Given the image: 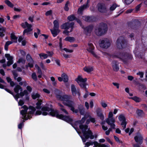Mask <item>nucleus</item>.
Instances as JSON below:
<instances>
[{"instance_id":"59","label":"nucleus","mask_w":147,"mask_h":147,"mask_svg":"<svg viewBox=\"0 0 147 147\" xmlns=\"http://www.w3.org/2000/svg\"><path fill=\"white\" fill-rule=\"evenodd\" d=\"M85 145L86 146H88L91 145H93V142H87L86 143Z\"/></svg>"},{"instance_id":"34","label":"nucleus","mask_w":147,"mask_h":147,"mask_svg":"<svg viewBox=\"0 0 147 147\" xmlns=\"http://www.w3.org/2000/svg\"><path fill=\"white\" fill-rule=\"evenodd\" d=\"M39 56L41 59H44L47 58L48 56L47 54L41 53L39 54Z\"/></svg>"},{"instance_id":"10","label":"nucleus","mask_w":147,"mask_h":147,"mask_svg":"<svg viewBox=\"0 0 147 147\" xmlns=\"http://www.w3.org/2000/svg\"><path fill=\"white\" fill-rule=\"evenodd\" d=\"M31 96L33 99H35L38 98V102L36 103V108L38 109H40L41 108L40 105L42 103V100L41 99H38V98H39L40 95L37 92H33Z\"/></svg>"},{"instance_id":"3","label":"nucleus","mask_w":147,"mask_h":147,"mask_svg":"<svg viewBox=\"0 0 147 147\" xmlns=\"http://www.w3.org/2000/svg\"><path fill=\"white\" fill-rule=\"evenodd\" d=\"M5 89L7 92L12 94L17 101H18V99L20 98V96L22 97L24 95H26V100H29V97L28 96L29 94L28 92L26 90H24L23 92H22V88L19 85H17L14 88V91L16 93V95H14L13 93L8 89L5 88Z\"/></svg>"},{"instance_id":"52","label":"nucleus","mask_w":147,"mask_h":147,"mask_svg":"<svg viewBox=\"0 0 147 147\" xmlns=\"http://www.w3.org/2000/svg\"><path fill=\"white\" fill-rule=\"evenodd\" d=\"M100 104L102 107L104 108L107 107V105L106 103L104 102H101Z\"/></svg>"},{"instance_id":"45","label":"nucleus","mask_w":147,"mask_h":147,"mask_svg":"<svg viewBox=\"0 0 147 147\" xmlns=\"http://www.w3.org/2000/svg\"><path fill=\"white\" fill-rule=\"evenodd\" d=\"M69 4L68 2H67L65 5L64 7V9L66 11H67L69 9V8L68 7V4Z\"/></svg>"},{"instance_id":"11","label":"nucleus","mask_w":147,"mask_h":147,"mask_svg":"<svg viewBox=\"0 0 147 147\" xmlns=\"http://www.w3.org/2000/svg\"><path fill=\"white\" fill-rule=\"evenodd\" d=\"M99 45L100 47L103 48L107 49L110 45L109 40L107 39H104L100 41Z\"/></svg>"},{"instance_id":"56","label":"nucleus","mask_w":147,"mask_h":147,"mask_svg":"<svg viewBox=\"0 0 147 147\" xmlns=\"http://www.w3.org/2000/svg\"><path fill=\"white\" fill-rule=\"evenodd\" d=\"M113 84L115 86H116L117 89L119 88V84L116 82H113Z\"/></svg>"},{"instance_id":"46","label":"nucleus","mask_w":147,"mask_h":147,"mask_svg":"<svg viewBox=\"0 0 147 147\" xmlns=\"http://www.w3.org/2000/svg\"><path fill=\"white\" fill-rule=\"evenodd\" d=\"M5 31V30L3 31L0 30V36L3 37L4 36Z\"/></svg>"},{"instance_id":"43","label":"nucleus","mask_w":147,"mask_h":147,"mask_svg":"<svg viewBox=\"0 0 147 147\" xmlns=\"http://www.w3.org/2000/svg\"><path fill=\"white\" fill-rule=\"evenodd\" d=\"M94 145V147H99L100 145H99V144L96 142H93V145Z\"/></svg>"},{"instance_id":"60","label":"nucleus","mask_w":147,"mask_h":147,"mask_svg":"<svg viewBox=\"0 0 147 147\" xmlns=\"http://www.w3.org/2000/svg\"><path fill=\"white\" fill-rule=\"evenodd\" d=\"M85 105L87 109H88L89 108V105L88 103L87 102H86L85 103Z\"/></svg>"},{"instance_id":"16","label":"nucleus","mask_w":147,"mask_h":147,"mask_svg":"<svg viewBox=\"0 0 147 147\" xmlns=\"http://www.w3.org/2000/svg\"><path fill=\"white\" fill-rule=\"evenodd\" d=\"M118 119L120 121H121V125L123 129H125L126 127L127 124L125 117L123 115H120Z\"/></svg>"},{"instance_id":"24","label":"nucleus","mask_w":147,"mask_h":147,"mask_svg":"<svg viewBox=\"0 0 147 147\" xmlns=\"http://www.w3.org/2000/svg\"><path fill=\"white\" fill-rule=\"evenodd\" d=\"M83 69L84 71L88 73L93 71V68L91 66H86Z\"/></svg>"},{"instance_id":"40","label":"nucleus","mask_w":147,"mask_h":147,"mask_svg":"<svg viewBox=\"0 0 147 147\" xmlns=\"http://www.w3.org/2000/svg\"><path fill=\"white\" fill-rule=\"evenodd\" d=\"M137 113L139 116H141L144 114L143 111L141 110H138L137 111Z\"/></svg>"},{"instance_id":"58","label":"nucleus","mask_w":147,"mask_h":147,"mask_svg":"<svg viewBox=\"0 0 147 147\" xmlns=\"http://www.w3.org/2000/svg\"><path fill=\"white\" fill-rule=\"evenodd\" d=\"M24 125L23 123H21L18 125V128L19 129H21Z\"/></svg>"},{"instance_id":"13","label":"nucleus","mask_w":147,"mask_h":147,"mask_svg":"<svg viewBox=\"0 0 147 147\" xmlns=\"http://www.w3.org/2000/svg\"><path fill=\"white\" fill-rule=\"evenodd\" d=\"M94 49V47L92 44L90 43L88 44L87 48V51L91 53L95 57L98 58L99 57L93 51Z\"/></svg>"},{"instance_id":"47","label":"nucleus","mask_w":147,"mask_h":147,"mask_svg":"<svg viewBox=\"0 0 147 147\" xmlns=\"http://www.w3.org/2000/svg\"><path fill=\"white\" fill-rule=\"evenodd\" d=\"M32 77L33 80L35 81L37 80V77L36 74L35 73H33L32 74Z\"/></svg>"},{"instance_id":"28","label":"nucleus","mask_w":147,"mask_h":147,"mask_svg":"<svg viewBox=\"0 0 147 147\" xmlns=\"http://www.w3.org/2000/svg\"><path fill=\"white\" fill-rule=\"evenodd\" d=\"M61 77L63 78V81L64 82H67L68 80V78L66 74L63 73L61 75Z\"/></svg>"},{"instance_id":"38","label":"nucleus","mask_w":147,"mask_h":147,"mask_svg":"<svg viewBox=\"0 0 147 147\" xmlns=\"http://www.w3.org/2000/svg\"><path fill=\"white\" fill-rule=\"evenodd\" d=\"M18 63H22L23 64H24L25 63V60L22 58H20L18 61Z\"/></svg>"},{"instance_id":"53","label":"nucleus","mask_w":147,"mask_h":147,"mask_svg":"<svg viewBox=\"0 0 147 147\" xmlns=\"http://www.w3.org/2000/svg\"><path fill=\"white\" fill-rule=\"evenodd\" d=\"M112 128H111V127L108 130H107L105 131V134L107 135H109L110 134V132L111 131H112Z\"/></svg>"},{"instance_id":"30","label":"nucleus","mask_w":147,"mask_h":147,"mask_svg":"<svg viewBox=\"0 0 147 147\" xmlns=\"http://www.w3.org/2000/svg\"><path fill=\"white\" fill-rule=\"evenodd\" d=\"M92 29V27L91 26H89L86 27L84 29V31L87 34L88 33L91 32Z\"/></svg>"},{"instance_id":"37","label":"nucleus","mask_w":147,"mask_h":147,"mask_svg":"<svg viewBox=\"0 0 147 147\" xmlns=\"http://www.w3.org/2000/svg\"><path fill=\"white\" fill-rule=\"evenodd\" d=\"M75 19V18L73 15H71L68 17V19L69 21H72L74 20Z\"/></svg>"},{"instance_id":"8","label":"nucleus","mask_w":147,"mask_h":147,"mask_svg":"<svg viewBox=\"0 0 147 147\" xmlns=\"http://www.w3.org/2000/svg\"><path fill=\"white\" fill-rule=\"evenodd\" d=\"M78 83L82 88H86V82L87 80L86 78H83L82 76L79 75L77 78L75 80Z\"/></svg>"},{"instance_id":"1","label":"nucleus","mask_w":147,"mask_h":147,"mask_svg":"<svg viewBox=\"0 0 147 147\" xmlns=\"http://www.w3.org/2000/svg\"><path fill=\"white\" fill-rule=\"evenodd\" d=\"M42 114L43 115H50L52 116L56 117L57 118L63 120L70 123L74 128L81 138L83 142H85L89 138L92 139L97 137V135H93L91 131L88 128L87 125H84L82 124L86 120V118H89L87 119L86 123L88 124L90 121L94 123L95 122V119L92 117L89 113L86 114L84 117H83L81 121H76L74 124L72 123V119L69 116H65L62 114H59L57 111L53 110L47 107H43L41 111H37L35 115H40Z\"/></svg>"},{"instance_id":"31","label":"nucleus","mask_w":147,"mask_h":147,"mask_svg":"<svg viewBox=\"0 0 147 147\" xmlns=\"http://www.w3.org/2000/svg\"><path fill=\"white\" fill-rule=\"evenodd\" d=\"M97 114L98 117L100 118V119L102 121H103L104 119V117L103 114L100 112H97Z\"/></svg>"},{"instance_id":"54","label":"nucleus","mask_w":147,"mask_h":147,"mask_svg":"<svg viewBox=\"0 0 147 147\" xmlns=\"http://www.w3.org/2000/svg\"><path fill=\"white\" fill-rule=\"evenodd\" d=\"M137 74L140 76L141 78H142L143 77L144 73L142 72H139L137 73Z\"/></svg>"},{"instance_id":"62","label":"nucleus","mask_w":147,"mask_h":147,"mask_svg":"<svg viewBox=\"0 0 147 147\" xmlns=\"http://www.w3.org/2000/svg\"><path fill=\"white\" fill-rule=\"evenodd\" d=\"M40 65L42 69H43L44 70L45 69V68L44 65L42 63H40Z\"/></svg>"},{"instance_id":"6","label":"nucleus","mask_w":147,"mask_h":147,"mask_svg":"<svg viewBox=\"0 0 147 147\" xmlns=\"http://www.w3.org/2000/svg\"><path fill=\"white\" fill-rule=\"evenodd\" d=\"M74 24L73 22L69 23L68 22L65 23L62 25L61 26L62 29H65L63 33L68 35L69 33L71 32L73 30V26Z\"/></svg>"},{"instance_id":"18","label":"nucleus","mask_w":147,"mask_h":147,"mask_svg":"<svg viewBox=\"0 0 147 147\" xmlns=\"http://www.w3.org/2000/svg\"><path fill=\"white\" fill-rule=\"evenodd\" d=\"M89 0H87L86 2V4L85 5H84L80 7L78 9V13L79 14H82L83 11L89 7V5H88V3H89Z\"/></svg>"},{"instance_id":"15","label":"nucleus","mask_w":147,"mask_h":147,"mask_svg":"<svg viewBox=\"0 0 147 147\" xmlns=\"http://www.w3.org/2000/svg\"><path fill=\"white\" fill-rule=\"evenodd\" d=\"M71 89L72 95L74 96H75L76 94H77L79 96L78 98L80 99V94L79 89H76L75 86L74 85H71Z\"/></svg>"},{"instance_id":"32","label":"nucleus","mask_w":147,"mask_h":147,"mask_svg":"<svg viewBox=\"0 0 147 147\" xmlns=\"http://www.w3.org/2000/svg\"><path fill=\"white\" fill-rule=\"evenodd\" d=\"M130 98L132 99L137 102H139L141 101V99L140 98L136 96L131 97Z\"/></svg>"},{"instance_id":"25","label":"nucleus","mask_w":147,"mask_h":147,"mask_svg":"<svg viewBox=\"0 0 147 147\" xmlns=\"http://www.w3.org/2000/svg\"><path fill=\"white\" fill-rule=\"evenodd\" d=\"M58 105L59 106V109L61 111H62V112L66 114H68V112L65 109L64 107L63 106L60 104V103H59Z\"/></svg>"},{"instance_id":"20","label":"nucleus","mask_w":147,"mask_h":147,"mask_svg":"<svg viewBox=\"0 0 147 147\" xmlns=\"http://www.w3.org/2000/svg\"><path fill=\"white\" fill-rule=\"evenodd\" d=\"M27 60L29 62L28 63V66L30 67H32L33 66L34 61L29 55H27L26 56Z\"/></svg>"},{"instance_id":"57","label":"nucleus","mask_w":147,"mask_h":147,"mask_svg":"<svg viewBox=\"0 0 147 147\" xmlns=\"http://www.w3.org/2000/svg\"><path fill=\"white\" fill-rule=\"evenodd\" d=\"M43 90L47 94H49L50 93V91L48 89L46 88L43 89Z\"/></svg>"},{"instance_id":"22","label":"nucleus","mask_w":147,"mask_h":147,"mask_svg":"<svg viewBox=\"0 0 147 147\" xmlns=\"http://www.w3.org/2000/svg\"><path fill=\"white\" fill-rule=\"evenodd\" d=\"M51 31L53 36L54 37H55L59 33L60 30L59 29H54L53 28V29H51Z\"/></svg>"},{"instance_id":"4","label":"nucleus","mask_w":147,"mask_h":147,"mask_svg":"<svg viewBox=\"0 0 147 147\" xmlns=\"http://www.w3.org/2000/svg\"><path fill=\"white\" fill-rule=\"evenodd\" d=\"M22 108L23 109L20 111L22 115L21 117L22 119L25 120L31 118L32 114L36 110L35 108L31 106L28 108L25 105Z\"/></svg>"},{"instance_id":"7","label":"nucleus","mask_w":147,"mask_h":147,"mask_svg":"<svg viewBox=\"0 0 147 147\" xmlns=\"http://www.w3.org/2000/svg\"><path fill=\"white\" fill-rule=\"evenodd\" d=\"M107 26L106 24L101 23L99 27L95 30V33L98 36H100L105 33L107 31Z\"/></svg>"},{"instance_id":"17","label":"nucleus","mask_w":147,"mask_h":147,"mask_svg":"<svg viewBox=\"0 0 147 147\" xmlns=\"http://www.w3.org/2000/svg\"><path fill=\"white\" fill-rule=\"evenodd\" d=\"M98 10L101 12H104L106 11V7L105 5L103 3H99L97 5Z\"/></svg>"},{"instance_id":"44","label":"nucleus","mask_w":147,"mask_h":147,"mask_svg":"<svg viewBox=\"0 0 147 147\" xmlns=\"http://www.w3.org/2000/svg\"><path fill=\"white\" fill-rule=\"evenodd\" d=\"M47 53L48 55V57H51L53 54V53L52 51H47Z\"/></svg>"},{"instance_id":"36","label":"nucleus","mask_w":147,"mask_h":147,"mask_svg":"<svg viewBox=\"0 0 147 147\" xmlns=\"http://www.w3.org/2000/svg\"><path fill=\"white\" fill-rule=\"evenodd\" d=\"M5 3L9 7H12L13 6V5L9 0H6L5 1Z\"/></svg>"},{"instance_id":"21","label":"nucleus","mask_w":147,"mask_h":147,"mask_svg":"<svg viewBox=\"0 0 147 147\" xmlns=\"http://www.w3.org/2000/svg\"><path fill=\"white\" fill-rule=\"evenodd\" d=\"M112 66L113 69L115 71H118L119 69L118 66V63L116 61H114L112 63Z\"/></svg>"},{"instance_id":"64","label":"nucleus","mask_w":147,"mask_h":147,"mask_svg":"<svg viewBox=\"0 0 147 147\" xmlns=\"http://www.w3.org/2000/svg\"><path fill=\"white\" fill-rule=\"evenodd\" d=\"M99 147H110L109 145H105V144H102L100 145Z\"/></svg>"},{"instance_id":"42","label":"nucleus","mask_w":147,"mask_h":147,"mask_svg":"<svg viewBox=\"0 0 147 147\" xmlns=\"http://www.w3.org/2000/svg\"><path fill=\"white\" fill-rule=\"evenodd\" d=\"M124 58H127V59H131L132 58L131 55L129 54H125L124 55Z\"/></svg>"},{"instance_id":"49","label":"nucleus","mask_w":147,"mask_h":147,"mask_svg":"<svg viewBox=\"0 0 147 147\" xmlns=\"http://www.w3.org/2000/svg\"><path fill=\"white\" fill-rule=\"evenodd\" d=\"M134 0H125V2L126 4L127 5L131 3Z\"/></svg>"},{"instance_id":"50","label":"nucleus","mask_w":147,"mask_h":147,"mask_svg":"<svg viewBox=\"0 0 147 147\" xmlns=\"http://www.w3.org/2000/svg\"><path fill=\"white\" fill-rule=\"evenodd\" d=\"M83 19L84 20L86 21H90V18L88 16H84L83 17Z\"/></svg>"},{"instance_id":"61","label":"nucleus","mask_w":147,"mask_h":147,"mask_svg":"<svg viewBox=\"0 0 147 147\" xmlns=\"http://www.w3.org/2000/svg\"><path fill=\"white\" fill-rule=\"evenodd\" d=\"M59 47H60V48L61 49L62 47V38H60V39H59Z\"/></svg>"},{"instance_id":"55","label":"nucleus","mask_w":147,"mask_h":147,"mask_svg":"<svg viewBox=\"0 0 147 147\" xmlns=\"http://www.w3.org/2000/svg\"><path fill=\"white\" fill-rule=\"evenodd\" d=\"M24 101L21 100H20L18 102V105L19 106H22L24 104Z\"/></svg>"},{"instance_id":"39","label":"nucleus","mask_w":147,"mask_h":147,"mask_svg":"<svg viewBox=\"0 0 147 147\" xmlns=\"http://www.w3.org/2000/svg\"><path fill=\"white\" fill-rule=\"evenodd\" d=\"M117 7V5L116 4H113L110 7V9L111 11L114 10Z\"/></svg>"},{"instance_id":"2","label":"nucleus","mask_w":147,"mask_h":147,"mask_svg":"<svg viewBox=\"0 0 147 147\" xmlns=\"http://www.w3.org/2000/svg\"><path fill=\"white\" fill-rule=\"evenodd\" d=\"M57 97L59 100L62 101L63 104L70 108L71 110L74 113H77L79 111L81 115H83L84 114V109L82 105H80L78 107L79 110L75 109L74 107V103L72 101L69 100L70 97L66 95H57Z\"/></svg>"},{"instance_id":"41","label":"nucleus","mask_w":147,"mask_h":147,"mask_svg":"<svg viewBox=\"0 0 147 147\" xmlns=\"http://www.w3.org/2000/svg\"><path fill=\"white\" fill-rule=\"evenodd\" d=\"M53 13L52 11V10H49L47 11L45 13V15L46 16H49L51 15Z\"/></svg>"},{"instance_id":"33","label":"nucleus","mask_w":147,"mask_h":147,"mask_svg":"<svg viewBox=\"0 0 147 147\" xmlns=\"http://www.w3.org/2000/svg\"><path fill=\"white\" fill-rule=\"evenodd\" d=\"M13 43V42L12 41H8L7 42L5 46V50L6 51H7L8 49V46L12 44Z\"/></svg>"},{"instance_id":"23","label":"nucleus","mask_w":147,"mask_h":147,"mask_svg":"<svg viewBox=\"0 0 147 147\" xmlns=\"http://www.w3.org/2000/svg\"><path fill=\"white\" fill-rule=\"evenodd\" d=\"M12 73L14 76V78L15 80H16L18 82H20L22 80V78L20 77H18L17 78L18 75L16 72L15 71H13Z\"/></svg>"},{"instance_id":"29","label":"nucleus","mask_w":147,"mask_h":147,"mask_svg":"<svg viewBox=\"0 0 147 147\" xmlns=\"http://www.w3.org/2000/svg\"><path fill=\"white\" fill-rule=\"evenodd\" d=\"M53 23L54 24L53 28L54 29H59V25L58 21L57 20H55L54 21Z\"/></svg>"},{"instance_id":"35","label":"nucleus","mask_w":147,"mask_h":147,"mask_svg":"<svg viewBox=\"0 0 147 147\" xmlns=\"http://www.w3.org/2000/svg\"><path fill=\"white\" fill-rule=\"evenodd\" d=\"M8 82L10 83L11 86H14V83L13 82L11 81V79L9 77H7L6 78Z\"/></svg>"},{"instance_id":"14","label":"nucleus","mask_w":147,"mask_h":147,"mask_svg":"<svg viewBox=\"0 0 147 147\" xmlns=\"http://www.w3.org/2000/svg\"><path fill=\"white\" fill-rule=\"evenodd\" d=\"M135 141L139 144H141L143 141V137L140 133H138L134 137Z\"/></svg>"},{"instance_id":"51","label":"nucleus","mask_w":147,"mask_h":147,"mask_svg":"<svg viewBox=\"0 0 147 147\" xmlns=\"http://www.w3.org/2000/svg\"><path fill=\"white\" fill-rule=\"evenodd\" d=\"M63 50L67 52L72 53L73 51L72 50L69 49L67 48H64Z\"/></svg>"},{"instance_id":"26","label":"nucleus","mask_w":147,"mask_h":147,"mask_svg":"<svg viewBox=\"0 0 147 147\" xmlns=\"http://www.w3.org/2000/svg\"><path fill=\"white\" fill-rule=\"evenodd\" d=\"M11 37L12 41L13 42H17V37L13 33H11Z\"/></svg>"},{"instance_id":"27","label":"nucleus","mask_w":147,"mask_h":147,"mask_svg":"<svg viewBox=\"0 0 147 147\" xmlns=\"http://www.w3.org/2000/svg\"><path fill=\"white\" fill-rule=\"evenodd\" d=\"M64 40L66 41H67L72 42L75 41V39L73 37L68 36L65 38Z\"/></svg>"},{"instance_id":"19","label":"nucleus","mask_w":147,"mask_h":147,"mask_svg":"<svg viewBox=\"0 0 147 147\" xmlns=\"http://www.w3.org/2000/svg\"><path fill=\"white\" fill-rule=\"evenodd\" d=\"M5 57L7 58V60H8L7 63V65L9 66L13 63V57L8 54H5Z\"/></svg>"},{"instance_id":"12","label":"nucleus","mask_w":147,"mask_h":147,"mask_svg":"<svg viewBox=\"0 0 147 147\" xmlns=\"http://www.w3.org/2000/svg\"><path fill=\"white\" fill-rule=\"evenodd\" d=\"M116 45L117 47L119 49H121L124 47L125 45V43L123 37H120L117 39L116 42Z\"/></svg>"},{"instance_id":"9","label":"nucleus","mask_w":147,"mask_h":147,"mask_svg":"<svg viewBox=\"0 0 147 147\" xmlns=\"http://www.w3.org/2000/svg\"><path fill=\"white\" fill-rule=\"evenodd\" d=\"M22 26L24 28H27L24 30L23 35H24L26 34H28L30 32L32 31V29L31 28L32 26L31 24H28L27 22L22 23L21 24Z\"/></svg>"},{"instance_id":"48","label":"nucleus","mask_w":147,"mask_h":147,"mask_svg":"<svg viewBox=\"0 0 147 147\" xmlns=\"http://www.w3.org/2000/svg\"><path fill=\"white\" fill-rule=\"evenodd\" d=\"M35 67L38 70V73L39 74H41V71L39 67L37 65H35Z\"/></svg>"},{"instance_id":"5","label":"nucleus","mask_w":147,"mask_h":147,"mask_svg":"<svg viewBox=\"0 0 147 147\" xmlns=\"http://www.w3.org/2000/svg\"><path fill=\"white\" fill-rule=\"evenodd\" d=\"M115 119L113 117V115L112 111H110L108 113V117L105 119V122L110 126L111 128H115Z\"/></svg>"},{"instance_id":"63","label":"nucleus","mask_w":147,"mask_h":147,"mask_svg":"<svg viewBox=\"0 0 147 147\" xmlns=\"http://www.w3.org/2000/svg\"><path fill=\"white\" fill-rule=\"evenodd\" d=\"M27 89L29 92H30L32 90V88L29 86H28L27 87Z\"/></svg>"}]
</instances>
